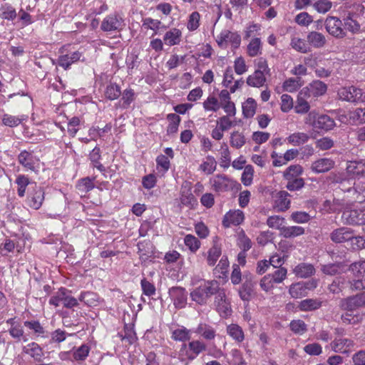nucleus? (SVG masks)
I'll return each mask as SVG.
<instances>
[{
    "mask_svg": "<svg viewBox=\"0 0 365 365\" xmlns=\"http://www.w3.org/2000/svg\"><path fill=\"white\" fill-rule=\"evenodd\" d=\"M205 349L206 345L204 342L200 340H193L188 344H181L179 351L173 357H176L184 365H187Z\"/></svg>",
    "mask_w": 365,
    "mask_h": 365,
    "instance_id": "1",
    "label": "nucleus"
},
{
    "mask_svg": "<svg viewBox=\"0 0 365 365\" xmlns=\"http://www.w3.org/2000/svg\"><path fill=\"white\" fill-rule=\"evenodd\" d=\"M211 188L216 192L222 193L232 191L236 192L241 189V185L225 174H217L210 179Z\"/></svg>",
    "mask_w": 365,
    "mask_h": 365,
    "instance_id": "2",
    "label": "nucleus"
},
{
    "mask_svg": "<svg viewBox=\"0 0 365 365\" xmlns=\"http://www.w3.org/2000/svg\"><path fill=\"white\" fill-rule=\"evenodd\" d=\"M49 304L54 307H58L62 304L67 309H72L78 304V299L71 295V291L61 287L49 299Z\"/></svg>",
    "mask_w": 365,
    "mask_h": 365,
    "instance_id": "3",
    "label": "nucleus"
},
{
    "mask_svg": "<svg viewBox=\"0 0 365 365\" xmlns=\"http://www.w3.org/2000/svg\"><path fill=\"white\" fill-rule=\"evenodd\" d=\"M317 115L315 111L309 112L305 123L312 125L314 128L324 131H329L336 126L334 120L329 115L326 114Z\"/></svg>",
    "mask_w": 365,
    "mask_h": 365,
    "instance_id": "4",
    "label": "nucleus"
},
{
    "mask_svg": "<svg viewBox=\"0 0 365 365\" xmlns=\"http://www.w3.org/2000/svg\"><path fill=\"white\" fill-rule=\"evenodd\" d=\"M287 269L278 267L269 274L264 275L260 280V287L265 292L272 289L275 284L282 283L287 277Z\"/></svg>",
    "mask_w": 365,
    "mask_h": 365,
    "instance_id": "5",
    "label": "nucleus"
},
{
    "mask_svg": "<svg viewBox=\"0 0 365 365\" xmlns=\"http://www.w3.org/2000/svg\"><path fill=\"white\" fill-rule=\"evenodd\" d=\"M216 42L222 49L227 48L230 45L232 48L236 49L240 46L241 36L237 31L224 29L217 36Z\"/></svg>",
    "mask_w": 365,
    "mask_h": 365,
    "instance_id": "6",
    "label": "nucleus"
},
{
    "mask_svg": "<svg viewBox=\"0 0 365 365\" xmlns=\"http://www.w3.org/2000/svg\"><path fill=\"white\" fill-rule=\"evenodd\" d=\"M126 26L124 18L118 14L106 16L101 22V29L105 32H120Z\"/></svg>",
    "mask_w": 365,
    "mask_h": 365,
    "instance_id": "7",
    "label": "nucleus"
},
{
    "mask_svg": "<svg viewBox=\"0 0 365 365\" xmlns=\"http://www.w3.org/2000/svg\"><path fill=\"white\" fill-rule=\"evenodd\" d=\"M338 96L341 100L350 103H365V91L355 86H348L340 88L338 91Z\"/></svg>",
    "mask_w": 365,
    "mask_h": 365,
    "instance_id": "8",
    "label": "nucleus"
},
{
    "mask_svg": "<svg viewBox=\"0 0 365 365\" xmlns=\"http://www.w3.org/2000/svg\"><path fill=\"white\" fill-rule=\"evenodd\" d=\"M19 163L27 171L38 173L40 169V159L34 155V151L21 150L18 155Z\"/></svg>",
    "mask_w": 365,
    "mask_h": 365,
    "instance_id": "9",
    "label": "nucleus"
},
{
    "mask_svg": "<svg viewBox=\"0 0 365 365\" xmlns=\"http://www.w3.org/2000/svg\"><path fill=\"white\" fill-rule=\"evenodd\" d=\"M324 25L330 35L336 38H343L346 36V31L342 27L343 23L339 18L328 16L324 21Z\"/></svg>",
    "mask_w": 365,
    "mask_h": 365,
    "instance_id": "10",
    "label": "nucleus"
},
{
    "mask_svg": "<svg viewBox=\"0 0 365 365\" xmlns=\"http://www.w3.org/2000/svg\"><path fill=\"white\" fill-rule=\"evenodd\" d=\"M44 198V189L41 186L35 185L33 190L28 194L26 204L32 209L38 210L41 207Z\"/></svg>",
    "mask_w": 365,
    "mask_h": 365,
    "instance_id": "11",
    "label": "nucleus"
},
{
    "mask_svg": "<svg viewBox=\"0 0 365 365\" xmlns=\"http://www.w3.org/2000/svg\"><path fill=\"white\" fill-rule=\"evenodd\" d=\"M169 296L177 309L184 308L187 304V292L181 287H173L169 289Z\"/></svg>",
    "mask_w": 365,
    "mask_h": 365,
    "instance_id": "12",
    "label": "nucleus"
},
{
    "mask_svg": "<svg viewBox=\"0 0 365 365\" xmlns=\"http://www.w3.org/2000/svg\"><path fill=\"white\" fill-rule=\"evenodd\" d=\"M215 304L216 309L222 317H227L232 313L230 302L227 299L224 289L218 292L215 297Z\"/></svg>",
    "mask_w": 365,
    "mask_h": 365,
    "instance_id": "13",
    "label": "nucleus"
},
{
    "mask_svg": "<svg viewBox=\"0 0 365 365\" xmlns=\"http://www.w3.org/2000/svg\"><path fill=\"white\" fill-rule=\"evenodd\" d=\"M317 287V282H297L289 286V293L292 298H301L307 294V290Z\"/></svg>",
    "mask_w": 365,
    "mask_h": 365,
    "instance_id": "14",
    "label": "nucleus"
},
{
    "mask_svg": "<svg viewBox=\"0 0 365 365\" xmlns=\"http://www.w3.org/2000/svg\"><path fill=\"white\" fill-rule=\"evenodd\" d=\"M327 90V85L321 81H314L309 86L301 90V95L310 97H319L324 95Z\"/></svg>",
    "mask_w": 365,
    "mask_h": 365,
    "instance_id": "15",
    "label": "nucleus"
},
{
    "mask_svg": "<svg viewBox=\"0 0 365 365\" xmlns=\"http://www.w3.org/2000/svg\"><path fill=\"white\" fill-rule=\"evenodd\" d=\"M335 166V161L330 158H319L311 164L310 170L315 174L327 173Z\"/></svg>",
    "mask_w": 365,
    "mask_h": 365,
    "instance_id": "16",
    "label": "nucleus"
},
{
    "mask_svg": "<svg viewBox=\"0 0 365 365\" xmlns=\"http://www.w3.org/2000/svg\"><path fill=\"white\" fill-rule=\"evenodd\" d=\"M330 345L334 352L348 354L351 351L355 343L351 339L339 337L332 341Z\"/></svg>",
    "mask_w": 365,
    "mask_h": 365,
    "instance_id": "17",
    "label": "nucleus"
},
{
    "mask_svg": "<svg viewBox=\"0 0 365 365\" xmlns=\"http://www.w3.org/2000/svg\"><path fill=\"white\" fill-rule=\"evenodd\" d=\"M245 220V214L240 210L228 211L223 217L222 225L225 227L237 226L241 225Z\"/></svg>",
    "mask_w": 365,
    "mask_h": 365,
    "instance_id": "18",
    "label": "nucleus"
},
{
    "mask_svg": "<svg viewBox=\"0 0 365 365\" xmlns=\"http://www.w3.org/2000/svg\"><path fill=\"white\" fill-rule=\"evenodd\" d=\"M330 238L335 243L347 242L354 238V230L349 227H340L331 232Z\"/></svg>",
    "mask_w": 365,
    "mask_h": 365,
    "instance_id": "19",
    "label": "nucleus"
},
{
    "mask_svg": "<svg viewBox=\"0 0 365 365\" xmlns=\"http://www.w3.org/2000/svg\"><path fill=\"white\" fill-rule=\"evenodd\" d=\"M22 352L29 355L35 361L40 362L44 356L42 347L36 342L32 341L23 346Z\"/></svg>",
    "mask_w": 365,
    "mask_h": 365,
    "instance_id": "20",
    "label": "nucleus"
},
{
    "mask_svg": "<svg viewBox=\"0 0 365 365\" xmlns=\"http://www.w3.org/2000/svg\"><path fill=\"white\" fill-rule=\"evenodd\" d=\"M24 326L38 337L47 338L49 336V332L38 320H26L24 322Z\"/></svg>",
    "mask_w": 365,
    "mask_h": 365,
    "instance_id": "21",
    "label": "nucleus"
},
{
    "mask_svg": "<svg viewBox=\"0 0 365 365\" xmlns=\"http://www.w3.org/2000/svg\"><path fill=\"white\" fill-rule=\"evenodd\" d=\"M347 173L352 177L360 178L365 175V162L363 160H352L347 162Z\"/></svg>",
    "mask_w": 365,
    "mask_h": 365,
    "instance_id": "22",
    "label": "nucleus"
},
{
    "mask_svg": "<svg viewBox=\"0 0 365 365\" xmlns=\"http://www.w3.org/2000/svg\"><path fill=\"white\" fill-rule=\"evenodd\" d=\"M81 56L82 53L78 51L61 55L58 58V65L64 69H68L72 63L79 61Z\"/></svg>",
    "mask_w": 365,
    "mask_h": 365,
    "instance_id": "23",
    "label": "nucleus"
},
{
    "mask_svg": "<svg viewBox=\"0 0 365 365\" xmlns=\"http://www.w3.org/2000/svg\"><path fill=\"white\" fill-rule=\"evenodd\" d=\"M267 76H268L267 74L255 71L253 73L248 76L246 82L251 87L261 88L265 85Z\"/></svg>",
    "mask_w": 365,
    "mask_h": 365,
    "instance_id": "24",
    "label": "nucleus"
},
{
    "mask_svg": "<svg viewBox=\"0 0 365 365\" xmlns=\"http://www.w3.org/2000/svg\"><path fill=\"white\" fill-rule=\"evenodd\" d=\"M182 38V32L180 29L173 28L165 32L163 36V42L165 45L173 46L178 45Z\"/></svg>",
    "mask_w": 365,
    "mask_h": 365,
    "instance_id": "25",
    "label": "nucleus"
},
{
    "mask_svg": "<svg viewBox=\"0 0 365 365\" xmlns=\"http://www.w3.org/2000/svg\"><path fill=\"white\" fill-rule=\"evenodd\" d=\"M245 277L246 280L240 289L239 294L243 301H248L252 294L254 284L251 274L245 275Z\"/></svg>",
    "mask_w": 365,
    "mask_h": 365,
    "instance_id": "26",
    "label": "nucleus"
},
{
    "mask_svg": "<svg viewBox=\"0 0 365 365\" xmlns=\"http://www.w3.org/2000/svg\"><path fill=\"white\" fill-rule=\"evenodd\" d=\"M171 339L176 341L185 342L191 338V331L186 327L181 326L177 329H172Z\"/></svg>",
    "mask_w": 365,
    "mask_h": 365,
    "instance_id": "27",
    "label": "nucleus"
},
{
    "mask_svg": "<svg viewBox=\"0 0 365 365\" xmlns=\"http://www.w3.org/2000/svg\"><path fill=\"white\" fill-rule=\"evenodd\" d=\"M222 255L221 246L217 241L213 242L212 246L207 251V263L209 266L213 267L215 265L219 257Z\"/></svg>",
    "mask_w": 365,
    "mask_h": 365,
    "instance_id": "28",
    "label": "nucleus"
},
{
    "mask_svg": "<svg viewBox=\"0 0 365 365\" xmlns=\"http://www.w3.org/2000/svg\"><path fill=\"white\" fill-rule=\"evenodd\" d=\"M339 307L342 309L347 311H354L361 307L357 294L341 299L339 302Z\"/></svg>",
    "mask_w": 365,
    "mask_h": 365,
    "instance_id": "29",
    "label": "nucleus"
},
{
    "mask_svg": "<svg viewBox=\"0 0 365 365\" xmlns=\"http://www.w3.org/2000/svg\"><path fill=\"white\" fill-rule=\"evenodd\" d=\"M322 302L318 299H306L302 300L298 308L302 312H312L319 309L322 307Z\"/></svg>",
    "mask_w": 365,
    "mask_h": 365,
    "instance_id": "30",
    "label": "nucleus"
},
{
    "mask_svg": "<svg viewBox=\"0 0 365 365\" xmlns=\"http://www.w3.org/2000/svg\"><path fill=\"white\" fill-rule=\"evenodd\" d=\"M289 194L287 191H279L277 194L276 200L274 202L275 207L279 211H285L289 208L290 200L289 199Z\"/></svg>",
    "mask_w": 365,
    "mask_h": 365,
    "instance_id": "31",
    "label": "nucleus"
},
{
    "mask_svg": "<svg viewBox=\"0 0 365 365\" xmlns=\"http://www.w3.org/2000/svg\"><path fill=\"white\" fill-rule=\"evenodd\" d=\"M195 333L200 334L207 340H212L215 339L216 335L215 329L205 323H200L195 329Z\"/></svg>",
    "mask_w": 365,
    "mask_h": 365,
    "instance_id": "32",
    "label": "nucleus"
},
{
    "mask_svg": "<svg viewBox=\"0 0 365 365\" xmlns=\"http://www.w3.org/2000/svg\"><path fill=\"white\" fill-rule=\"evenodd\" d=\"M309 138V135L306 133L296 132L289 135L285 140L294 146H299L305 144Z\"/></svg>",
    "mask_w": 365,
    "mask_h": 365,
    "instance_id": "33",
    "label": "nucleus"
},
{
    "mask_svg": "<svg viewBox=\"0 0 365 365\" xmlns=\"http://www.w3.org/2000/svg\"><path fill=\"white\" fill-rule=\"evenodd\" d=\"M315 269L311 264L300 263L294 269V273L300 278H307L314 274Z\"/></svg>",
    "mask_w": 365,
    "mask_h": 365,
    "instance_id": "34",
    "label": "nucleus"
},
{
    "mask_svg": "<svg viewBox=\"0 0 365 365\" xmlns=\"http://www.w3.org/2000/svg\"><path fill=\"white\" fill-rule=\"evenodd\" d=\"M226 331L227 334L237 342H242L245 339L244 331L238 324H231L228 325Z\"/></svg>",
    "mask_w": 365,
    "mask_h": 365,
    "instance_id": "35",
    "label": "nucleus"
},
{
    "mask_svg": "<svg viewBox=\"0 0 365 365\" xmlns=\"http://www.w3.org/2000/svg\"><path fill=\"white\" fill-rule=\"evenodd\" d=\"M95 179V178H91L89 177L81 178L77 181L76 187L79 192L86 194L95 187L93 182Z\"/></svg>",
    "mask_w": 365,
    "mask_h": 365,
    "instance_id": "36",
    "label": "nucleus"
},
{
    "mask_svg": "<svg viewBox=\"0 0 365 365\" xmlns=\"http://www.w3.org/2000/svg\"><path fill=\"white\" fill-rule=\"evenodd\" d=\"M307 41L309 44L314 48H322L326 43V38L321 33L311 31L307 35Z\"/></svg>",
    "mask_w": 365,
    "mask_h": 365,
    "instance_id": "37",
    "label": "nucleus"
},
{
    "mask_svg": "<svg viewBox=\"0 0 365 365\" xmlns=\"http://www.w3.org/2000/svg\"><path fill=\"white\" fill-rule=\"evenodd\" d=\"M8 331L10 336L17 342H26L29 340L28 335L25 334L24 327L21 324L14 327H9Z\"/></svg>",
    "mask_w": 365,
    "mask_h": 365,
    "instance_id": "38",
    "label": "nucleus"
},
{
    "mask_svg": "<svg viewBox=\"0 0 365 365\" xmlns=\"http://www.w3.org/2000/svg\"><path fill=\"white\" fill-rule=\"evenodd\" d=\"M304 83L301 77L289 78L282 85L284 91L289 93L297 91Z\"/></svg>",
    "mask_w": 365,
    "mask_h": 365,
    "instance_id": "39",
    "label": "nucleus"
},
{
    "mask_svg": "<svg viewBox=\"0 0 365 365\" xmlns=\"http://www.w3.org/2000/svg\"><path fill=\"white\" fill-rule=\"evenodd\" d=\"M246 143V138L243 133L238 130L233 131L230 133V144L232 148L240 149Z\"/></svg>",
    "mask_w": 365,
    "mask_h": 365,
    "instance_id": "40",
    "label": "nucleus"
},
{
    "mask_svg": "<svg viewBox=\"0 0 365 365\" xmlns=\"http://www.w3.org/2000/svg\"><path fill=\"white\" fill-rule=\"evenodd\" d=\"M200 286L208 298L213 294H218V292L222 290L219 287V282L216 280L205 281Z\"/></svg>",
    "mask_w": 365,
    "mask_h": 365,
    "instance_id": "41",
    "label": "nucleus"
},
{
    "mask_svg": "<svg viewBox=\"0 0 365 365\" xmlns=\"http://www.w3.org/2000/svg\"><path fill=\"white\" fill-rule=\"evenodd\" d=\"M262 42L259 38H252L247 47V52L249 56L255 57L262 53Z\"/></svg>",
    "mask_w": 365,
    "mask_h": 365,
    "instance_id": "42",
    "label": "nucleus"
},
{
    "mask_svg": "<svg viewBox=\"0 0 365 365\" xmlns=\"http://www.w3.org/2000/svg\"><path fill=\"white\" fill-rule=\"evenodd\" d=\"M306 98H309L307 96L301 95V91H299L296 105L294 106V111L298 114H305L309 110L310 106L309 103L305 100Z\"/></svg>",
    "mask_w": 365,
    "mask_h": 365,
    "instance_id": "43",
    "label": "nucleus"
},
{
    "mask_svg": "<svg viewBox=\"0 0 365 365\" xmlns=\"http://www.w3.org/2000/svg\"><path fill=\"white\" fill-rule=\"evenodd\" d=\"M290 46L295 51L302 53H307L310 51V48L307 41L298 37L292 38Z\"/></svg>",
    "mask_w": 365,
    "mask_h": 365,
    "instance_id": "44",
    "label": "nucleus"
},
{
    "mask_svg": "<svg viewBox=\"0 0 365 365\" xmlns=\"http://www.w3.org/2000/svg\"><path fill=\"white\" fill-rule=\"evenodd\" d=\"M167 119L169 121V124L167 128L168 135L176 133L178 130V127L181 120L180 117L175 113H169L167 115Z\"/></svg>",
    "mask_w": 365,
    "mask_h": 365,
    "instance_id": "45",
    "label": "nucleus"
},
{
    "mask_svg": "<svg viewBox=\"0 0 365 365\" xmlns=\"http://www.w3.org/2000/svg\"><path fill=\"white\" fill-rule=\"evenodd\" d=\"M26 120L25 115L16 116L10 114H4L2 117V123L11 128L17 127Z\"/></svg>",
    "mask_w": 365,
    "mask_h": 365,
    "instance_id": "46",
    "label": "nucleus"
},
{
    "mask_svg": "<svg viewBox=\"0 0 365 365\" xmlns=\"http://www.w3.org/2000/svg\"><path fill=\"white\" fill-rule=\"evenodd\" d=\"M18 186L17 194L20 197L25 196L27 186L30 184L29 178L25 175H19L15 180Z\"/></svg>",
    "mask_w": 365,
    "mask_h": 365,
    "instance_id": "47",
    "label": "nucleus"
},
{
    "mask_svg": "<svg viewBox=\"0 0 365 365\" xmlns=\"http://www.w3.org/2000/svg\"><path fill=\"white\" fill-rule=\"evenodd\" d=\"M343 26L344 31L347 30L353 34L359 33L361 30L359 21L351 16L344 19Z\"/></svg>",
    "mask_w": 365,
    "mask_h": 365,
    "instance_id": "48",
    "label": "nucleus"
},
{
    "mask_svg": "<svg viewBox=\"0 0 365 365\" xmlns=\"http://www.w3.org/2000/svg\"><path fill=\"white\" fill-rule=\"evenodd\" d=\"M304 233V229L300 226H289L285 225L282 230L281 235L285 238H292L300 236Z\"/></svg>",
    "mask_w": 365,
    "mask_h": 365,
    "instance_id": "49",
    "label": "nucleus"
},
{
    "mask_svg": "<svg viewBox=\"0 0 365 365\" xmlns=\"http://www.w3.org/2000/svg\"><path fill=\"white\" fill-rule=\"evenodd\" d=\"M267 224L270 228L279 230L281 234L282 230H283L285 227L286 222L284 217L279 215H273L267 218Z\"/></svg>",
    "mask_w": 365,
    "mask_h": 365,
    "instance_id": "50",
    "label": "nucleus"
},
{
    "mask_svg": "<svg viewBox=\"0 0 365 365\" xmlns=\"http://www.w3.org/2000/svg\"><path fill=\"white\" fill-rule=\"evenodd\" d=\"M124 334H120L122 340L126 341L128 344H133L137 340L134 326L132 324H126L124 326Z\"/></svg>",
    "mask_w": 365,
    "mask_h": 365,
    "instance_id": "51",
    "label": "nucleus"
},
{
    "mask_svg": "<svg viewBox=\"0 0 365 365\" xmlns=\"http://www.w3.org/2000/svg\"><path fill=\"white\" fill-rule=\"evenodd\" d=\"M257 103L255 99L252 98H247V100L242 104V113L247 118H250L254 116L256 112Z\"/></svg>",
    "mask_w": 365,
    "mask_h": 365,
    "instance_id": "52",
    "label": "nucleus"
},
{
    "mask_svg": "<svg viewBox=\"0 0 365 365\" xmlns=\"http://www.w3.org/2000/svg\"><path fill=\"white\" fill-rule=\"evenodd\" d=\"M98 296L91 292H82L79 296V301L83 302L85 304L89 307H95L98 305Z\"/></svg>",
    "mask_w": 365,
    "mask_h": 365,
    "instance_id": "53",
    "label": "nucleus"
},
{
    "mask_svg": "<svg viewBox=\"0 0 365 365\" xmlns=\"http://www.w3.org/2000/svg\"><path fill=\"white\" fill-rule=\"evenodd\" d=\"M180 202L185 206L193 207L197 204V200L191 192V189H184L181 191Z\"/></svg>",
    "mask_w": 365,
    "mask_h": 365,
    "instance_id": "54",
    "label": "nucleus"
},
{
    "mask_svg": "<svg viewBox=\"0 0 365 365\" xmlns=\"http://www.w3.org/2000/svg\"><path fill=\"white\" fill-rule=\"evenodd\" d=\"M289 329L297 335H303L307 331V325L303 320L293 319L289 323Z\"/></svg>",
    "mask_w": 365,
    "mask_h": 365,
    "instance_id": "55",
    "label": "nucleus"
},
{
    "mask_svg": "<svg viewBox=\"0 0 365 365\" xmlns=\"http://www.w3.org/2000/svg\"><path fill=\"white\" fill-rule=\"evenodd\" d=\"M90 351V347L87 344H82L81 346L73 349L72 357L75 361H84Z\"/></svg>",
    "mask_w": 365,
    "mask_h": 365,
    "instance_id": "56",
    "label": "nucleus"
},
{
    "mask_svg": "<svg viewBox=\"0 0 365 365\" xmlns=\"http://www.w3.org/2000/svg\"><path fill=\"white\" fill-rule=\"evenodd\" d=\"M342 268L343 264L340 262H336L323 264L322 265L321 270L324 274L333 276L339 274Z\"/></svg>",
    "mask_w": 365,
    "mask_h": 365,
    "instance_id": "57",
    "label": "nucleus"
},
{
    "mask_svg": "<svg viewBox=\"0 0 365 365\" xmlns=\"http://www.w3.org/2000/svg\"><path fill=\"white\" fill-rule=\"evenodd\" d=\"M121 95L120 88L116 83L108 84L105 90V96L106 98L113 101L118 99Z\"/></svg>",
    "mask_w": 365,
    "mask_h": 365,
    "instance_id": "58",
    "label": "nucleus"
},
{
    "mask_svg": "<svg viewBox=\"0 0 365 365\" xmlns=\"http://www.w3.org/2000/svg\"><path fill=\"white\" fill-rule=\"evenodd\" d=\"M184 243L192 253H195L200 247V241L194 235H187L184 237Z\"/></svg>",
    "mask_w": 365,
    "mask_h": 365,
    "instance_id": "59",
    "label": "nucleus"
},
{
    "mask_svg": "<svg viewBox=\"0 0 365 365\" xmlns=\"http://www.w3.org/2000/svg\"><path fill=\"white\" fill-rule=\"evenodd\" d=\"M221 106L219 100L214 96H209L203 102V108L205 111L216 112L220 108Z\"/></svg>",
    "mask_w": 365,
    "mask_h": 365,
    "instance_id": "60",
    "label": "nucleus"
},
{
    "mask_svg": "<svg viewBox=\"0 0 365 365\" xmlns=\"http://www.w3.org/2000/svg\"><path fill=\"white\" fill-rule=\"evenodd\" d=\"M74 334H69L63 329H57L49 334L51 336L50 341L51 343L60 344L64 341L67 336H73Z\"/></svg>",
    "mask_w": 365,
    "mask_h": 365,
    "instance_id": "61",
    "label": "nucleus"
},
{
    "mask_svg": "<svg viewBox=\"0 0 365 365\" xmlns=\"http://www.w3.org/2000/svg\"><path fill=\"white\" fill-rule=\"evenodd\" d=\"M190 297L193 301L201 305L206 304L209 299L200 286L190 293Z\"/></svg>",
    "mask_w": 365,
    "mask_h": 365,
    "instance_id": "62",
    "label": "nucleus"
},
{
    "mask_svg": "<svg viewBox=\"0 0 365 365\" xmlns=\"http://www.w3.org/2000/svg\"><path fill=\"white\" fill-rule=\"evenodd\" d=\"M217 163L215 158L212 156H207L206 160L200 165V169L207 175H210L216 170Z\"/></svg>",
    "mask_w": 365,
    "mask_h": 365,
    "instance_id": "63",
    "label": "nucleus"
},
{
    "mask_svg": "<svg viewBox=\"0 0 365 365\" xmlns=\"http://www.w3.org/2000/svg\"><path fill=\"white\" fill-rule=\"evenodd\" d=\"M303 172V168L299 165H292L288 167L284 173L285 179L297 178Z\"/></svg>",
    "mask_w": 365,
    "mask_h": 365,
    "instance_id": "64",
    "label": "nucleus"
}]
</instances>
